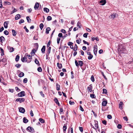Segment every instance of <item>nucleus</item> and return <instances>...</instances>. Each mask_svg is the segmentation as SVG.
<instances>
[{
    "label": "nucleus",
    "instance_id": "4d7b16f0",
    "mask_svg": "<svg viewBox=\"0 0 133 133\" xmlns=\"http://www.w3.org/2000/svg\"><path fill=\"white\" fill-rule=\"evenodd\" d=\"M17 11V10L15 8H14V10L12 11L11 12V14H12Z\"/></svg>",
    "mask_w": 133,
    "mask_h": 133
},
{
    "label": "nucleus",
    "instance_id": "f8f14e48",
    "mask_svg": "<svg viewBox=\"0 0 133 133\" xmlns=\"http://www.w3.org/2000/svg\"><path fill=\"white\" fill-rule=\"evenodd\" d=\"M107 100L103 101L102 103V105L103 106H105L107 103Z\"/></svg>",
    "mask_w": 133,
    "mask_h": 133
},
{
    "label": "nucleus",
    "instance_id": "052dcab7",
    "mask_svg": "<svg viewBox=\"0 0 133 133\" xmlns=\"http://www.w3.org/2000/svg\"><path fill=\"white\" fill-rule=\"evenodd\" d=\"M75 64L76 66H78L79 64L78 63V62L76 60H75Z\"/></svg>",
    "mask_w": 133,
    "mask_h": 133
},
{
    "label": "nucleus",
    "instance_id": "680f3d73",
    "mask_svg": "<svg viewBox=\"0 0 133 133\" xmlns=\"http://www.w3.org/2000/svg\"><path fill=\"white\" fill-rule=\"evenodd\" d=\"M107 118H108L110 119L112 118V116L110 115H109L107 116Z\"/></svg>",
    "mask_w": 133,
    "mask_h": 133
},
{
    "label": "nucleus",
    "instance_id": "37998d69",
    "mask_svg": "<svg viewBox=\"0 0 133 133\" xmlns=\"http://www.w3.org/2000/svg\"><path fill=\"white\" fill-rule=\"evenodd\" d=\"M91 79L92 82H94L95 81L94 77L93 75H92L91 77Z\"/></svg>",
    "mask_w": 133,
    "mask_h": 133
},
{
    "label": "nucleus",
    "instance_id": "0e129e2a",
    "mask_svg": "<svg viewBox=\"0 0 133 133\" xmlns=\"http://www.w3.org/2000/svg\"><path fill=\"white\" fill-rule=\"evenodd\" d=\"M30 115L31 117H33L34 116V114L33 111L32 110H31L30 112Z\"/></svg>",
    "mask_w": 133,
    "mask_h": 133
},
{
    "label": "nucleus",
    "instance_id": "cd10ccee",
    "mask_svg": "<svg viewBox=\"0 0 133 133\" xmlns=\"http://www.w3.org/2000/svg\"><path fill=\"white\" fill-rule=\"evenodd\" d=\"M12 35L13 36H15L16 34V33L15 31V30H14V29L12 30Z\"/></svg>",
    "mask_w": 133,
    "mask_h": 133
},
{
    "label": "nucleus",
    "instance_id": "ddd939ff",
    "mask_svg": "<svg viewBox=\"0 0 133 133\" xmlns=\"http://www.w3.org/2000/svg\"><path fill=\"white\" fill-rule=\"evenodd\" d=\"M26 59L27 58L26 57V56H25L24 57H23L22 58L21 60L23 62H26L27 61Z\"/></svg>",
    "mask_w": 133,
    "mask_h": 133
},
{
    "label": "nucleus",
    "instance_id": "8fccbe9b",
    "mask_svg": "<svg viewBox=\"0 0 133 133\" xmlns=\"http://www.w3.org/2000/svg\"><path fill=\"white\" fill-rule=\"evenodd\" d=\"M21 66V65L19 64H16L15 66H16L17 68H19Z\"/></svg>",
    "mask_w": 133,
    "mask_h": 133
},
{
    "label": "nucleus",
    "instance_id": "bf43d9fd",
    "mask_svg": "<svg viewBox=\"0 0 133 133\" xmlns=\"http://www.w3.org/2000/svg\"><path fill=\"white\" fill-rule=\"evenodd\" d=\"M81 41V40L80 39H78L77 40H76L77 43L79 44L80 43Z\"/></svg>",
    "mask_w": 133,
    "mask_h": 133
},
{
    "label": "nucleus",
    "instance_id": "f704fd0d",
    "mask_svg": "<svg viewBox=\"0 0 133 133\" xmlns=\"http://www.w3.org/2000/svg\"><path fill=\"white\" fill-rule=\"evenodd\" d=\"M39 26L41 30L42 29L44 26V25L43 23H41L39 25Z\"/></svg>",
    "mask_w": 133,
    "mask_h": 133
},
{
    "label": "nucleus",
    "instance_id": "39448f33",
    "mask_svg": "<svg viewBox=\"0 0 133 133\" xmlns=\"http://www.w3.org/2000/svg\"><path fill=\"white\" fill-rule=\"evenodd\" d=\"M18 96L22 97L25 96V92L24 91H22L18 94Z\"/></svg>",
    "mask_w": 133,
    "mask_h": 133
},
{
    "label": "nucleus",
    "instance_id": "9d476101",
    "mask_svg": "<svg viewBox=\"0 0 133 133\" xmlns=\"http://www.w3.org/2000/svg\"><path fill=\"white\" fill-rule=\"evenodd\" d=\"M19 111L20 112L24 113L25 112V110L24 108L21 107L19 108Z\"/></svg>",
    "mask_w": 133,
    "mask_h": 133
},
{
    "label": "nucleus",
    "instance_id": "2f4dec72",
    "mask_svg": "<svg viewBox=\"0 0 133 133\" xmlns=\"http://www.w3.org/2000/svg\"><path fill=\"white\" fill-rule=\"evenodd\" d=\"M19 55H17L16 57L15 60L16 62H18L19 59Z\"/></svg>",
    "mask_w": 133,
    "mask_h": 133
},
{
    "label": "nucleus",
    "instance_id": "a211bd4d",
    "mask_svg": "<svg viewBox=\"0 0 133 133\" xmlns=\"http://www.w3.org/2000/svg\"><path fill=\"white\" fill-rule=\"evenodd\" d=\"M45 49V46H43L41 50L42 53H44Z\"/></svg>",
    "mask_w": 133,
    "mask_h": 133
},
{
    "label": "nucleus",
    "instance_id": "a878e982",
    "mask_svg": "<svg viewBox=\"0 0 133 133\" xmlns=\"http://www.w3.org/2000/svg\"><path fill=\"white\" fill-rule=\"evenodd\" d=\"M50 30V28L49 27H48L46 28V33L47 34L49 33V31Z\"/></svg>",
    "mask_w": 133,
    "mask_h": 133
},
{
    "label": "nucleus",
    "instance_id": "a18cd8bd",
    "mask_svg": "<svg viewBox=\"0 0 133 133\" xmlns=\"http://www.w3.org/2000/svg\"><path fill=\"white\" fill-rule=\"evenodd\" d=\"M36 50L35 49H33L32 51L31 52V55H32V54H35V52L36 51Z\"/></svg>",
    "mask_w": 133,
    "mask_h": 133
},
{
    "label": "nucleus",
    "instance_id": "20e7f679",
    "mask_svg": "<svg viewBox=\"0 0 133 133\" xmlns=\"http://www.w3.org/2000/svg\"><path fill=\"white\" fill-rule=\"evenodd\" d=\"M92 84H91L87 87V89L88 91L89 92H91L92 91Z\"/></svg>",
    "mask_w": 133,
    "mask_h": 133
},
{
    "label": "nucleus",
    "instance_id": "b1692460",
    "mask_svg": "<svg viewBox=\"0 0 133 133\" xmlns=\"http://www.w3.org/2000/svg\"><path fill=\"white\" fill-rule=\"evenodd\" d=\"M28 122V120L27 119L26 117H24L23 118V122L24 123H26Z\"/></svg>",
    "mask_w": 133,
    "mask_h": 133
},
{
    "label": "nucleus",
    "instance_id": "69168bd1",
    "mask_svg": "<svg viewBox=\"0 0 133 133\" xmlns=\"http://www.w3.org/2000/svg\"><path fill=\"white\" fill-rule=\"evenodd\" d=\"M79 109L80 110L82 111H84V109L81 105L80 106Z\"/></svg>",
    "mask_w": 133,
    "mask_h": 133
},
{
    "label": "nucleus",
    "instance_id": "f257e3e1",
    "mask_svg": "<svg viewBox=\"0 0 133 133\" xmlns=\"http://www.w3.org/2000/svg\"><path fill=\"white\" fill-rule=\"evenodd\" d=\"M118 51L120 54L125 53L126 52L125 48L124 47H122L121 49H118Z\"/></svg>",
    "mask_w": 133,
    "mask_h": 133
},
{
    "label": "nucleus",
    "instance_id": "aec40b11",
    "mask_svg": "<svg viewBox=\"0 0 133 133\" xmlns=\"http://www.w3.org/2000/svg\"><path fill=\"white\" fill-rule=\"evenodd\" d=\"M123 103L122 102H120L119 104V108L121 109H122Z\"/></svg>",
    "mask_w": 133,
    "mask_h": 133
},
{
    "label": "nucleus",
    "instance_id": "4be33fe9",
    "mask_svg": "<svg viewBox=\"0 0 133 133\" xmlns=\"http://www.w3.org/2000/svg\"><path fill=\"white\" fill-rule=\"evenodd\" d=\"M117 15V14H113L112 15H111V17L114 18H116Z\"/></svg>",
    "mask_w": 133,
    "mask_h": 133
},
{
    "label": "nucleus",
    "instance_id": "ea45409f",
    "mask_svg": "<svg viewBox=\"0 0 133 133\" xmlns=\"http://www.w3.org/2000/svg\"><path fill=\"white\" fill-rule=\"evenodd\" d=\"M47 19L48 21H50L52 19V17L50 16H48L47 17Z\"/></svg>",
    "mask_w": 133,
    "mask_h": 133
},
{
    "label": "nucleus",
    "instance_id": "49530a36",
    "mask_svg": "<svg viewBox=\"0 0 133 133\" xmlns=\"http://www.w3.org/2000/svg\"><path fill=\"white\" fill-rule=\"evenodd\" d=\"M24 22V21L23 19H21L19 22V24H21L22 23H23Z\"/></svg>",
    "mask_w": 133,
    "mask_h": 133
},
{
    "label": "nucleus",
    "instance_id": "1a4fd4ad",
    "mask_svg": "<svg viewBox=\"0 0 133 133\" xmlns=\"http://www.w3.org/2000/svg\"><path fill=\"white\" fill-rule=\"evenodd\" d=\"M87 54L89 56L88 57V59H91L93 57V55L91 54V53L90 52H87Z\"/></svg>",
    "mask_w": 133,
    "mask_h": 133
},
{
    "label": "nucleus",
    "instance_id": "c85d7f7f",
    "mask_svg": "<svg viewBox=\"0 0 133 133\" xmlns=\"http://www.w3.org/2000/svg\"><path fill=\"white\" fill-rule=\"evenodd\" d=\"M66 124H65L63 127V131L64 132V131H65L66 130Z\"/></svg>",
    "mask_w": 133,
    "mask_h": 133
},
{
    "label": "nucleus",
    "instance_id": "423d86ee",
    "mask_svg": "<svg viewBox=\"0 0 133 133\" xmlns=\"http://www.w3.org/2000/svg\"><path fill=\"white\" fill-rule=\"evenodd\" d=\"M99 3L100 5H103L106 3V1L105 0H102L99 1Z\"/></svg>",
    "mask_w": 133,
    "mask_h": 133
},
{
    "label": "nucleus",
    "instance_id": "c03bdc74",
    "mask_svg": "<svg viewBox=\"0 0 133 133\" xmlns=\"http://www.w3.org/2000/svg\"><path fill=\"white\" fill-rule=\"evenodd\" d=\"M28 81V79L27 78H25L23 80V82L24 83H26Z\"/></svg>",
    "mask_w": 133,
    "mask_h": 133
},
{
    "label": "nucleus",
    "instance_id": "e2e57ef3",
    "mask_svg": "<svg viewBox=\"0 0 133 133\" xmlns=\"http://www.w3.org/2000/svg\"><path fill=\"white\" fill-rule=\"evenodd\" d=\"M79 130H80V131L81 132H83V128L82 127H79Z\"/></svg>",
    "mask_w": 133,
    "mask_h": 133
},
{
    "label": "nucleus",
    "instance_id": "c756f323",
    "mask_svg": "<svg viewBox=\"0 0 133 133\" xmlns=\"http://www.w3.org/2000/svg\"><path fill=\"white\" fill-rule=\"evenodd\" d=\"M51 48L50 47H49L48 50V55H47V54L46 55V57H47V56L49 55V54L50 53V52Z\"/></svg>",
    "mask_w": 133,
    "mask_h": 133
},
{
    "label": "nucleus",
    "instance_id": "6e6552de",
    "mask_svg": "<svg viewBox=\"0 0 133 133\" xmlns=\"http://www.w3.org/2000/svg\"><path fill=\"white\" fill-rule=\"evenodd\" d=\"M5 40V39L3 36H2L0 37V42L1 44L3 43V41H4Z\"/></svg>",
    "mask_w": 133,
    "mask_h": 133
},
{
    "label": "nucleus",
    "instance_id": "0eeeda50",
    "mask_svg": "<svg viewBox=\"0 0 133 133\" xmlns=\"http://www.w3.org/2000/svg\"><path fill=\"white\" fill-rule=\"evenodd\" d=\"M94 54L96 55L97 52V45L94 46Z\"/></svg>",
    "mask_w": 133,
    "mask_h": 133
},
{
    "label": "nucleus",
    "instance_id": "79ce46f5",
    "mask_svg": "<svg viewBox=\"0 0 133 133\" xmlns=\"http://www.w3.org/2000/svg\"><path fill=\"white\" fill-rule=\"evenodd\" d=\"M35 62L37 64H39V62L37 58L35 59Z\"/></svg>",
    "mask_w": 133,
    "mask_h": 133
},
{
    "label": "nucleus",
    "instance_id": "603ef678",
    "mask_svg": "<svg viewBox=\"0 0 133 133\" xmlns=\"http://www.w3.org/2000/svg\"><path fill=\"white\" fill-rule=\"evenodd\" d=\"M103 92L102 93L103 94H106L107 93V90L105 89H103Z\"/></svg>",
    "mask_w": 133,
    "mask_h": 133
},
{
    "label": "nucleus",
    "instance_id": "9b49d317",
    "mask_svg": "<svg viewBox=\"0 0 133 133\" xmlns=\"http://www.w3.org/2000/svg\"><path fill=\"white\" fill-rule=\"evenodd\" d=\"M55 102L57 104L58 106H60V104L59 103L58 100L55 97L54 98V99Z\"/></svg>",
    "mask_w": 133,
    "mask_h": 133
},
{
    "label": "nucleus",
    "instance_id": "6ab92c4d",
    "mask_svg": "<svg viewBox=\"0 0 133 133\" xmlns=\"http://www.w3.org/2000/svg\"><path fill=\"white\" fill-rule=\"evenodd\" d=\"M8 21H6L4 22V28H7L8 27Z\"/></svg>",
    "mask_w": 133,
    "mask_h": 133
},
{
    "label": "nucleus",
    "instance_id": "473e14b6",
    "mask_svg": "<svg viewBox=\"0 0 133 133\" xmlns=\"http://www.w3.org/2000/svg\"><path fill=\"white\" fill-rule=\"evenodd\" d=\"M95 127L96 128V129H98V122L97 121H95Z\"/></svg>",
    "mask_w": 133,
    "mask_h": 133
},
{
    "label": "nucleus",
    "instance_id": "58836bf2",
    "mask_svg": "<svg viewBox=\"0 0 133 133\" xmlns=\"http://www.w3.org/2000/svg\"><path fill=\"white\" fill-rule=\"evenodd\" d=\"M26 18L27 20V21L28 22V23H30V21H29L30 20V21L31 20V19L30 18H29L28 16H27L26 17Z\"/></svg>",
    "mask_w": 133,
    "mask_h": 133
},
{
    "label": "nucleus",
    "instance_id": "bb28decb",
    "mask_svg": "<svg viewBox=\"0 0 133 133\" xmlns=\"http://www.w3.org/2000/svg\"><path fill=\"white\" fill-rule=\"evenodd\" d=\"M79 64L80 66L81 67H82L83 64V62L81 61H78Z\"/></svg>",
    "mask_w": 133,
    "mask_h": 133
},
{
    "label": "nucleus",
    "instance_id": "72a5a7b5",
    "mask_svg": "<svg viewBox=\"0 0 133 133\" xmlns=\"http://www.w3.org/2000/svg\"><path fill=\"white\" fill-rule=\"evenodd\" d=\"M0 48L1 49V55L2 56H3L4 55V50H3V49H2V48Z\"/></svg>",
    "mask_w": 133,
    "mask_h": 133
},
{
    "label": "nucleus",
    "instance_id": "774afa93",
    "mask_svg": "<svg viewBox=\"0 0 133 133\" xmlns=\"http://www.w3.org/2000/svg\"><path fill=\"white\" fill-rule=\"evenodd\" d=\"M40 94L43 97H44V94H43V92L42 91H41L40 92Z\"/></svg>",
    "mask_w": 133,
    "mask_h": 133
},
{
    "label": "nucleus",
    "instance_id": "5701e85b",
    "mask_svg": "<svg viewBox=\"0 0 133 133\" xmlns=\"http://www.w3.org/2000/svg\"><path fill=\"white\" fill-rule=\"evenodd\" d=\"M56 90H59L60 89V86L57 83H56Z\"/></svg>",
    "mask_w": 133,
    "mask_h": 133
},
{
    "label": "nucleus",
    "instance_id": "dca6fc26",
    "mask_svg": "<svg viewBox=\"0 0 133 133\" xmlns=\"http://www.w3.org/2000/svg\"><path fill=\"white\" fill-rule=\"evenodd\" d=\"M21 18L20 15L19 14H18L16 15L15 17V19L16 20H18Z\"/></svg>",
    "mask_w": 133,
    "mask_h": 133
},
{
    "label": "nucleus",
    "instance_id": "f03ea898",
    "mask_svg": "<svg viewBox=\"0 0 133 133\" xmlns=\"http://www.w3.org/2000/svg\"><path fill=\"white\" fill-rule=\"evenodd\" d=\"M26 130L30 132H33L34 131V128L30 126H29L26 128Z\"/></svg>",
    "mask_w": 133,
    "mask_h": 133
},
{
    "label": "nucleus",
    "instance_id": "e433bc0d",
    "mask_svg": "<svg viewBox=\"0 0 133 133\" xmlns=\"http://www.w3.org/2000/svg\"><path fill=\"white\" fill-rule=\"evenodd\" d=\"M77 26L79 28L81 27V24L79 22H78L77 24Z\"/></svg>",
    "mask_w": 133,
    "mask_h": 133
},
{
    "label": "nucleus",
    "instance_id": "13d9d810",
    "mask_svg": "<svg viewBox=\"0 0 133 133\" xmlns=\"http://www.w3.org/2000/svg\"><path fill=\"white\" fill-rule=\"evenodd\" d=\"M58 36L60 38L62 37H63L62 34L61 33H60L59 34Z\"/></svg>",
    "mask_w": 133,
    "mask_h": 133
},
{
    "label": "nucleus",
    "instance_id": "6e6d98bb",
    "mask_svg": "<svg viewBox=\"0 0 133 133\" xmlns=\"http://www.w3.org/2000/svg\"><path fill=\"white\" fill-rule=\"evenodd\" d=\"M61 40V38H59V37H58L57 38V43L58 44L59 43V41Z\"/></svg>",
    "mask_w": 133,
    "mask_h": 133
},
{
    "label": "nucleus",
    "instance_id": "3c124183",
    "mask_svg": "<svg viewBox=\"0 0 133 133\" xmlns=\"http://www.w3.org/2000/svg\"><path fill=\"white\" fill-rule=\"evenodd\" d=\"M4 34L6 35H8L9 34L8 32L6 30L4 31Z\"/></svg>",
    "mask_w": 133,
    "mask_h": 133
},
{
    "label": "nucleus",
    "instance_id": "7ed1b4c3",
    "mask_svg": "<svg viewBox=\"0 0 133 133\" xmlns=\"http://www.w3.org/2000/svg\"><path fill=\"white\" fill-rule=\"evenodd\" d=\"M25 99L24 98H19L17 99L16 101L17 102H19L20 103H21L22 102H23L25 101Z\"/></svg>",
    "mask_w": 133,
    "mask_h": 133
},
{
    "label": "nucleus",
    "instance_id": "de8ad7c7",
    "mask_svg": "<svg viewBox=\"0 0 133 133\" xmlns=\"http://www.w3.org/2000/svg\"><path fill=\"white\" fill-rule=\"evenodd\" d=\"M88 34V33H84L83 35V36L85 38H87V35Z\"/></svg>",
    "mask_w": 133,
    "mask_h": 133
},
{
    "label": "nucleus",
    "instance_id": "7c9ffc66",
    "mask_svg": "<svg viewBox=\"0 0 133 133\" xmlns=\"http://www.w3.org/2000/svg\"><path fill=\"white\" fill-rule=\"evenodd\" d=\"M44 11L46 12L47 13H48L49 12V9L46 8H44Z\"/></svg>",
    "mask_w": 133,
    "mask_h": 133
},
{
    "label": "nucleus",
    "instance_id": "338daca9",
    "mask_svg": "<svg viewBox=\"0 0 133 133\" xmlns=\"http://www.w3.org/2000/svg\"><path fill=\"white\" fill-rule=\"evenodd\" d=\"M102 123L106 125L107 124V121L105 120H104L102 121Z\"/></svg>",
    "mask_w": 133,
    "mask_h": 133
},
{
    "label": "nucleus",
    "instance_id": "4468645a",
    "mask_svg": "<svg viewBox=\"0 0 133 133\" xmlns=\"http://www.w3.org/2000/svg\"><path fill=\"white\" fill-rule=\"evenodd\" d=\"M25 56L26 57H28L29 59L30 60V61H31V60L32 59V57L31 56H30V55H28V53H26L25 54Z\"/></svg>",
    "mask_w": 133,
    "mask_h": 133
},
{
    "label": "nucleus",
    "instance_id": "412c9836",
    "mask_svg": "<svg viewBox=\"0 0 133 133\" xmlns=\"http://www.w3.org/2000/svg\"><path fill=\"white\" fill-rule=\"evenodd\" d=\"M57 66L59 69H61L62 68V65L61 63L59 64L58 63L57 64Z\"/></svg>",
    "mask_w": 133,
    "mask_h": 133
},
{
    "label": "nucleus",
    "instance_id": "4c0bfd02",
    "mask_svg": "<svg viewBox=\"0 0 133 133\" xmlns=\"http://www.w3.org/2000/svg\"><path fill=\"white\" fill-rule=\"evenodd\" d=\"M39 121L41 123H44V120L42 118H40L39 119Z\"/></svg>",
    "mask_w": 133,
    "mask_h": 133
},
{
    "label": "nucleus",
    "instance_id": "c9c22d12",
    "mask_svg": "<svg viewBox=\"0 0 133 133\" xmlns=\"http://www.w3.org/2000/svg\"><path fill=\"white\" fill-rule=\"evenodd\" d=\"M38 38V36L37 35H35L34 37V39L35 40H37Z\"/></svg>",
    "mask_w": 133,
    "mask_h": 133
},
{
    "label": "nucleus",
    "instance_id": "864d4df0",
    "mask_svg": "<svg viewBox=\"0 0 133 133\" xmlns=\"http://www.w3.org/2000/svg\"><path fill=\"white\" fill-rule=\"evenodd\" d=\"M73 44V43L70 42H69L68 43V44L69 46H71Z\"/></svg>",
    "mask_w": 133,
    "mask_h": 133
},
{
    "label": "nucleus",
    "instance_id": "393cba45",
    "mask_svg": "<svg viewBox=\"0 0 133 133\" xmlns=\"http://www.w3.org/2000/svg\"><path fill=\"white\" fill-rule=\"evenodd\" d=\"M24 75V73L22 72H21L18 75V76L20 77H21Z\"/></svg>",
    "mask_w": 133,
    "mask_h": 133
},
{
    "label": "nucleus",
    "instance_id": "5fc2aeb1",
    "mask_svg": "<svg viewBox=\"0 0 133 133\" xmlns=\"http://www.w3.org/2000/svg\"><path fill=\"white\" fill-rule=\"evenodd\" d=\"M122 126L120 124H118L117 126V128L119 129H121L122 128Z\"/></svg>",
    "mask_w": 133,
    "mask_h": 133
},
{
    "label": "nucleus",
    "instance_id": "f3484780",
    "mask_svg": "<svg viewBox=\"0 0 133 133\" xmlns=\"http://www.w3.org/2000/svg\"><path fill=\"white\" fill-rule=\"evenodd\" d=\"M8 48L9 49V51L10 52H13L14 50V48L12 47H11L10 46L8 47Z\"/></svg>",
    "mask_w": 133,
    "mask_h": 133
},
{
    "label": "nucleus",
    "instance_id": "a19ab883",
    "mask_svg": "<svg viewBox=\"0 0 133 133\" xmlns=\"http://www.w3.org/2000/svg\"><path fill=\"white\" fill-rule=\"evenodd\" d=\"M37 70L39 72H41L42 71V68L40 67H39L37 69Z\"/></svg>",
    "mask_w": 133,
    "mask_h": 133
},
{
    "label": "nucleus",
    "instance_id": "09e8293b",
    "mask_svg": "<svg viewBox=\"0 0 133 133\" xmlns=\"http://www.w3.org/2000/svg\"><path fill=\"white\" fill-rule=\"evenodd\" d=\"M77 45L76 44H75V45L74 47V51H76L77 50Z\"/></svg>",
    "mask_w": 133,
    "mask_h": 133
},
{
    "label": "nucleus",
    "instance_id": "2eb2a0df",
    "mask_svg": "<svg viewBox=\"0 0 133 133\" xmlns=\"http://www.w3.org/2000/svg\"><path fill=\"white\" fill-rule=\"evenodd\" d=\"M39 6V4L38 3H36L34 7V8L35 10H36L38 8Z\"/></svg>",
    "mask_w": 133,
    "mask_h": 133
}]
</instances>
